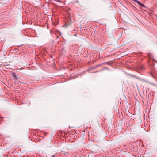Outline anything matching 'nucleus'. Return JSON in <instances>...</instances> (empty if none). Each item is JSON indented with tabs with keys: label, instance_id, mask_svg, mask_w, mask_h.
I'll use <instances>...</instances> for the list:
<instances>
[{
	"label": "nucleus",
	"instance_id": "1",
	"mask_svg": "<svg viewBox=\"0 0 157 157\" xmlns=\"http://www.w3.org/2000/svg\"><path fill=\"white\" fill-rule=\"evenodd\" d=\"M151 73V74H152V75H155L157 74L156 73H155V69L154 67H153L152 68Z\"/></svg>",
	"mask_w": 157,
	"mask_h": 157
},
{
	"label": "nucleus",
	"instance_id": "2",
	"mask_svg": "<svg viewBox=\"0 0 157 157\" xmlns=\"http://www.w3.org/2000/svg\"><path fill=\"white\" fill-rule=\"evenodd\" d=\"M12 75L13 77H14L16 80H17V76L16 73L14 72H13L12 74Z\"/></svg>",
	"mask_w": 157,
	"mask_h": 157
},
{
	"label": "nucleus",
	"instance_id": "7",
	"mask_svg": "<svg viewBox=\"0 0 157 157\" xmlns=\"http://www.w3.org/2000/svg\"><path fill=\"white\" fill-rule=\"evenodd\" d=\"M77 36V34H75L74 35V36Z\"/></svg>",
	"mask_w": 157,
	"mask_h": 157
},
{
	"label": "nucleus",
	"instance_id": "6",
	"mask_svg": "<svg viewBox=\"0 0 157 157\" xmlns=\"http://www.w3.org/2000/svg\"><path fill=\"white\" fill-rule=\"evenodd\" d=\"M21 68H20V69L17 68V69L18 70H21Z\"/></svg>",
	"mask_w": 157,
	"mask_h": 157
},
{
	"label": "nucleus",
	"instance_id": "4",
	"mask_svg": "<svg viewBox=\"0 0 157 157\" xmlns=\"http://www.w3.org/2000/svg\"><path fill=\"white\" fill-rule=\"evenodd\" d=\"M75 3H79V1L78 0H76L75 1Z\"/></svg>",
	"mask_w": 157,
	"mask_h": 157
},
{
	"label": "nucleus",
	"instance_id": "5",
	"mask_svg": "<svg viewBox=\"0 0 157 157\" xmlns=\"http://www.w3.org/2000/svg\"><path fill=\"white\" fill-rule=\"evenodd\" d=\"M57 1L58 2H62L60 0H57Z\"/></svg>",
	"mask_w": 157,
	"mask_h": 157
},
{
	"label": "nucleus",
	"instance_id": "3",
	"mask_svg": "<svg viewBox=\"0 0 157 157\" xmlns=\"http://www.w3.org/2000/svg\"><path fill=\"white\" fill-rule=\"evenodd\" d=\"M131 75L133 77H135V78H137L138 77H136V76L134 75Z\"/></svg>",
	"mask_w": 157,
	"mask_h": 157
}]
</instances>
